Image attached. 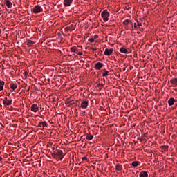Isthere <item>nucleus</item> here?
I'll return each mask as SVG.
<instances>
[{"instance_id": "1", "label": "nucleus", "mask_w": 177, "mask_h": 177, "mask_svg": "<svg viewBox=\"0 0 177 177\" xmlns=\"http://www.w3.org/2000/svg\"><path fill=\"white\" fill-rule=\"evenodd\" d=\"M52 156L54 157V158H59V160H63V158H64V156H63V151L62 150H56L52 153Z\"/></svg>"}, {"instance_id": "2", "label": "nucleus", "mask_w": 177, "mask_h": 177, "mask_svg": "<svg viewBox=\"0 0 177 177\" xmlns=\"http://www.w3.org/2000/svg\"><path fill=\"white\" fill-rule=\"evenodd\" d=\"M101 16L104 21H109V17H110V13L107 12V10H104L102 13Z\"/></svg>"}, {"instance_id": "3", "label": "nucleus", "mask_w": 177, "mask_h": 177, "mask_svg": "<svg viewBox=\"0 0 177 177\" xmlns=\"http://www.w3.org/2000/svg\"><path fill=\"white\" fill-rule=\"evenodd\" d=\"M42 10H44V9H42V7H41V6H35L32 9L33 13L35 14L41 13Z\"/></svg>"}, {"instance_id": "4", "label": "nucleus", "mask_w": 177, "mask_h": 177, "mask_svg": "<svg viewBox=\"0 0 177 177\" xmlns=\"http://www.w3.org/2000/svg\"><path fill=\"white\" fill-rule=\"evenodd\" d=\"M113 51L114 50L113 48H111V49L106 48L105 49L104 55H105V56H110V55L113 54Z\"/></svg>"}, {"instance_id": "5", "label": "nucleus", "mask_w": 177, "mask_h": 177, "mask_svg": "<svg viewBox=\"0 0 177 177\" xmlns=\"http://www.w3.org/2000/svg\"><path fill=\"white\" fill-rule=\"evenodd\" d=\"M89 104V102L86 100L82 101V102L80 104V107L82 109H88V106Z\"/></svg>"}, {"instance_id": "6", "label": "nucleus", "mask_w": 177, "mask_h": 177, "mask_svg": "<svg viewBox=\"0 0 177 177\" xmlns=\"http://www.w3.org/2000/svg\"><path fill=\"white\" fill-rule=\"evenodd\" d=\"M73 0H64V6H70Z\"/></svg>"}, {"instance_id": "7", "label": "nucleus", "mask_w": 177, "mask_h": 177, "mask_svg": "<svg viewBox=\"0 0 177 177\" xmlns=\"http://www.w3.org/2000/svg\"><path fill=\"white\" fill-rule=\"evenodd\" d=\"M31 110H32V111H34V113H37V111H38V105H37L35 104L32 105Z\"/></svg>"}, {"instance_id": "8", "label": "nucleus", "mask_w": 177, "mask_h": 177, "mask_svg": "<svg viewBox=\"0 0 177 177\" xmlns=\"http://www.w3.org/2000/svg\"><path fill=\"white\" fill-rule=\"evenodd\" d=\"M102 67H103V64L101 62H97L95 64V68L96 70H100V68H102Z\"/></svg>"}, {"instance_id": "9", "label": "nucleus", "mask_w": 177, "mask_h": 177, "mask_svg": "<svg viewBox=\"0 0 177 177\" xmlns=\"http://www.w3.org/2000/svg\"><path fill=\"white\" fill-rule=\"evenodd\" d=\"M140 177H149V174H147V171H141L140 172Z\"/></svg>"}, {"instance_id": "10", "label": "nucleus", "mask_w": 177, "mask_h": 177, "mask_svg": "<svg viewBox=\"0 0 177 177\" xmlns=\"http://www.w3.org/2000/svg\"><path fill=\"white\" fill-rule=\"evenodd\" d=\"M4 3L6 5L7 8H12V2H10V1L5 0Z\"/></svg>"}, {"instance_id": "11", "label": "nucleus", "mask_w": 177, "mask_h": 177, "mask_svg": "<svg viewBox=\"0 0 177 177\" xmlns=\"http://www.w3.org/2000/svg\"><path fill=\"white\" fill-rule=\"evenodd\" d=\"M170 84H171V85H174L175 86H176L177 85V78H173L170 80Z\"/></svg>"}, {"instance_id": "12", "label": "nucleus", "mask_w": 177, "mask_h": 177, "mask_svg": "<svg viewBox=\"0 0 177 177\" xmlns=\"http://www.w3.org/2000/svg\"><path fill=\"white\" fill-rule=\"evenodd\" d=\"M174 103H175V99L174 98H170L169 100H168V104L169 106H174Z\"/></svg>"}, {"instance_id": "13", "label": "nucleus", "mask_w": 177, "mask_h": 177, "mask_svg": "<svg viewBox=\"0 0 177 177\" xmlns=\"http://www.w3.org/2000/svg\"><path fill=\"white\" fill-rule=\"evenodd\" d=\"M115 169L116 171H122V165L116 164Z\"/></svg>"}, {"instance_id": "14", "label": "nucleus", "mask_w": 177, "mask_h": 177, "mask_svg": "<svg viewBox=\"0 0 177 177\" xmlns=\"http://www.w3.org/2000/svg\"><path fill=\"white\" fill-rule=\"evenodd\" d=\"M124 26H129V24H131L132 26V22L129 19H127L123 22Z\"/></svg>"}, {"instance_id": "15", "label": "nucleus", "mask_w": 177, "mask_h": 177, "mask_svg": "<svg viewBox=\"0 0 177 177\" xmlns=\"http://www.w3.org/2000/svg\"><path fill=\"white\" fill-rule=\"evenodd\" d=\"M86 139H87V140H92V139H93V135L86 134Z\"/></svg>"}, {"instance_id": "16", "label": "nucleus", "mask_w": 177, "mask_h": 177, "mask_svg": "<svg viewBox=\"0 0 177 177\" xmlns=\"http://www.w3.org/2000/svg\"><path fill=\"white\" fill-rule=\"evenodd\" d=\"M131 165L134 167H136L138 165H140V162L134 161L131 163Z\"/></svg>"}, {"instance_id": "17", "label": "nucleus", "mask_w": 177, "mask_h": 177, "mask_svg": "<svg viewBox=\"0 0 177 177\" xmlns=\"http://www.w3.org/2000/svg\"><path fill=\"white\" fill-rule=\"evenodd\" d=\"M120 52H121V53H128V50H127V48L122 47L120 49Z\"/></svg>"}, {"instance_id": "18", "label": "nucleus", "mask_w": 177, "mask_h": 177, "mask_svg": "<svg viewBox=\"0 0 177 177\" xmlns=\"http://www.w3.org/2000/svg\"><path fill=\"white\" fill-rule=\"evenodd\" d=\"M3 85H5V82L0 80V92L3 91Z\"/></svg>"}, {"instance_id": "19", "label": "nucleus", "mask_w": 177, "mask_h": 177, "mask_svg": "<svg viewBox=\"0 0 177 177\" xmlns=\"http://www.w3.org/2000/svg\"><path fill=\"white\" fill-rule=\"evenodd\" d=\"M34 44H35V42H34L33 41H31V40H28V41H27L28 46H32V45H34Z\"/></svg>"}, {"instance_id": "20", "label": "nucleus", "mask_w": 177, "mask_h": 177, "mask_svg": "<svg viewBox=\"0 0 177 177\" xmlns=\"http://www.w3.org/2000/svg\"><path fill=\"white\" fill-rule=\"evenodd\" d=\"M10 88H11V89H13V91H15V89H17V84L12 83L10 84Z\"/></svg>"}, {"instance_id": "21", "label": "nucleus", "mask_w": 177, "mask_h": 177, "mask_svg": "<svg viewBox=\"0 0 177 177\" xmlns=\"http://www.w3.org/2000/svg\"><path fill=\"white\" fill-rule=\"evenodd\" d=\"M40 125H42L44 128H48V124L46 122H40Z\"/></svg>"}, {"instance_id": "22", "label": "nucleus", "mask_w": 177, "mask_h": 177, "mask_svg": "<svg viewBox=\"0 0 177 177\" xmlns=\"http://www.w3.org/2000/svg\"><path fill=\"white\" fill-rule=\"evenodd\" d=\"M107 75H109V71L104 69V73H102V77H107Z\"/></svg>"}, {"instance_id": "23", "label": "nucleus", "mask_w": 177, "mask_h": 177, "mask_svg": "<svg viewBox=\"0 0 177 177\" xmlns=\"http://www.w3.org/2000/svg\"><path fill=\"white\" fill-rule=\"evenodd\" d=\"M12 100H7V103H6V106H10V105H12Z\"/></svg>"}, {"instance_id": "24", "label": "nucleus", "mask_w": 177, "mask_h": 177, "mask_svg": "<svg viewBox=\"0 0 177 177\" xmlns=\"http://www.w3.org/2000/svg\"><path fill=\"white\" fill-rule=\"evenodd\" d=\"M71 52H77V48H75V47H72V48H71Z\"/></svg>"}, {"instance_id": "25", "label": "nucleus", "mask_w": 177, "mask_h": 177, "mask_svg": "<svg viewBox=\"0 0 177 177\" xmlns=\"http://www.w3.org/2000/svg\"><path fill=\"white\" fill-rule=\"evenodd\" d=\"M5 99H6V100L3 101V104H6V103H7L8 98L6 97Z\"/></svg>"}, {"instance_id": "26", "label": "nucleus", "mask_w": 177, "mask_h": 177, "mask_svg": "<svg viewBox=\"0 0 177 177\" xmlns=\"http://www.w3.org/2000/svg\"><path fill=\"white\" fill-rule=\"evenodd\" d=\"M162 147H163L164 150H168V146L165 145Z\"/></svg>"}, {"instance_id": "27", "label": "nucleus", "mask_w": 177, "mask_h": 177, "mask_svg": "<svg viewBox=\"0 0 177 177\" xmlns=\"http://www.w3.org/2000/svg\"><path fill=\"white\" fill-rule=\"evenodd\" d=\"M70 30H71L70 27L65 28V31H70Z\"/></svg>"}, {"instance_id": "28", "label": "nucleus", "mask_w": 177, "mask_h": 177, "mask_svg": "<svg viewBox=\"0 0 177 177\" xmlns=\"http://www.w3.org/2000/svg\"><path fill=\"white\" fill-rule=\"evenodd\" d=\"M90 42H95V39H93V38H91L90 39Z\"/></svg>"}, {"instance_id": "29", "label": "nucleus", "mask_w": 177, "mask_h": 177, "mask_svg": "<svg viewBox=\"0 0 177 177\" xmlns=\"http://www.w3.org/2000/svg\"><path fill=\"white\" fill-rule=\"evenodd\" d=\"M76 53H77V55H79V56H82V52H79V53H77L76 52Z\"/></svg>"}, {"instance_id": "30", "label": "nucleus", "mask_w": 177, "mask_h": 177, "mask_svg": "<svg viewBox=\"0 0 177 177\" xmlns=\"http://www.w3.org/2000/svg\"><path fill=\"white\" fill-rule=\"evenodd\" d=\"M140 26H142V24L140 23V22H138V27H140Z\"/></svg>"}, {"instance_id": "31", "label": "nucleus", "mask_w": 177, "mask_h": 177, "mask_svg": "<svg viewBox=\"0 0 177 177\" xmlns=\"http://www.w3.org/2000/svg\"><path fill=\"white\" fill-rule=\"evenodd\" d=\"M134 28H138V26L136 25V23H134Z\"/></svg>"}, {"instance_id": "32", "label": "nucleus", "mask_w": 177, "mask_h": 177, "mask_svg": "<svg viewBox=\"0 0 177 177\" xmlns=\"http://www.w3.org/2000/svg\"><path fill=\"white\" fill-rule=\"evenodd\" d=\"M82 160H83V161H85V160H87V158H86V157H83Z\"/></svg>"}, {"instance_id": "33", "label": "nucleus", "mask_w": 177, "mask_h": 177, "mask_svg": "<svg viewBox=\"0 0 177 177\" xmlns=\"http://www.w3.org/2000/svg\"><path fill=\"white\" fill-rule=\"evenodd\" d=\"M93 52H95L96 50V48H92Z\"/></svg>"}, {"instance_id": "34", "label": "nucleus", "mask_w": 177, "mask_h": 177, "mask_svg": "<svg viewBox=\"0 0 177 177\" xmlns=\"http://www.w3.org/2000/svg\"><path fill=\"white\" fill-rule=\"evenodd\" d=\"M126 30H128V26H125Z\"/></svg>"}, {"instance_id": "35", "label": "nucleus", "mask_w": 177, "mask_h": 177, "mask_svg": "<svg viewBox=\"0 0 177 177\" xmlns=\"http://www.w3.org/2000/svg\"><path fill=\"white\" fill-rule=\"evenodd\" d=\"M94 37H95V38H97L98 36L97 35H95Z\"/></svg>"}, {"instance_id": "36", "label": "nucleus", "mask_w": 177, "mask_h": 177, "mask_svg": "<svg viewBox=\"0 0 177 177\" xmlns=\"http://www.w3.org/2000/svg\"><path fill=\"white\" fill-rule=\"evenodd\" d=\"M39 127H42V124H40V122L39 123Z\"/></svg>"}, {"instance_id": "37", "label": "nucleus", "mask_w": 177, "mask_h": 177, "mask_svg": "<svg viewBox=\"0 0 177 177\" xmlns=\"http://www.w3.org/2000/svg\"><path fill=\"white\" fill-rule=\"evenodd\" d=\"M2 160V157H0V161H1Z\"/></svg>"}, {"instance_id": "38", "label": "nucleus", "mask_w": 177, "mask_h": 177, "mask_svg": "<svg viewBox=\"0 0 177 177\" xmlns=\"http://www.w3.org/2000/svg\"><path fill=\"white\" fill-rule=\"evenodd\" d=\"M100 86V84H97V86Z\"/></svg>"}, {"instance_id": "39", "label": "nucleus", "mask_w": 177, "mask_h": 177, "mask_svg": "<svg viewBox=\"0 0 177 177\" xmlns=\"http://www.w3.org/2000/svg\"><path fill=\"white\" fill-rule=\"evenodd\" d=\"M71 101L68 102V103H70Z\"/></svg>"}]
</instances>
